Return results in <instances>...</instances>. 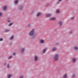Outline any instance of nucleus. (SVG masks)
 Returning <instances> with one entry per match:
<instances>
[{
    "label": "nucleus",
    "mask_w": 78,
    "mask_h": 78,
    "mask_svg": "<svg viewBox=\"0 0 78 78\" xmlns=\"http://www.w3.org/2000/svg\"><path fill=\"white\" fill-rule=\"evenodd\" d=\"M34 29H33L31 30L29 33V36H32L31 38L32 39H34L35 36H36V34H34Z\"/></svg>",
    "instance_id": "nucleus-1"
},
{
    "label": "nucleus",
    "mask_w": 78,
    "mask_h": 78,
    "mask_svg": "<svg viewBox=\"0 0 78 78\" xmlns=\"http://www.w3.org/2000/svg\"><path fill=\"white\" fill-rule=\"evenodd\" d=\"M58 55L56 54L54 57V59L55 61H58Z\"/></svg>",
    "instance_id": "nucleus-2"
},
{
    "label": "nucleus",
    "mask_w": 78,
    "mask_h": 78,
    "mask_svg": "<svg viewBox=\"0 0 78 78\" xmlns=\"http://www.w3.org/2000/svg\"><path fill=\"white\" fill-rule=\"evenodd\" d=\"M19 9L20 11L22 10L23 9V5H20L19 7Z\"/></svg>",
    "instance_id": "nucleus-3"
},
{
    "label": "nucleus",
    "mask_w": 78,
    "mask_h": 78,
    "mask_svg": "<svg viewBox=\"0 0 78 78\" xmlns=\"http://www.w3.org/2000/svg\"><path fill=\"white\" fill-rule=\"evenodd\" d=\"M58 24H59V26H62V22L61 21H59L58 22Z\"/></svg>",
    "instance_id": "nucleus-4"
},
{
    "label": "nucleus",
    "mask_w": 78,
    "mask_h": 78,
    "mask_svg": "<svg viewBox=\"0 0 78 78\" xmlns=\"http://www.w3.org/2000/svg\"><path fill=\"white\" fill-rule=\"evenodd\" d=\"M41 12H38L36 15L37 17H39V16H40L41 15Z\"/></svg>",
    "instance_id": "nucleus-5"
},
{
    "label": "nucleus",
    "mask_w": 78,
    "mask_h": 78,
    "mask_svg": "<svg viewBox=\"0 0 78 78\" xmlns=\"http://www.w3.org/2000/svg\"><path fill=\"white\" fill-rule=\"evenodd\" d=\"M56 19L55 17H52L49 19V20H55Z\"/></svg>",
    "instance_id": "nucleus-6"
},
{
    "label": "nucleus",
    "mask_w": 78,
    "mask_h": 78,
    "mask_svg": "<svg viewBox=\"0 0 78 78\" xmlns=\"http://www.w3.org/2000/svg\"><path fill=\"white\" fill-rule=\"evenodd\" d=\"M46 51H47V48L43 49V53H45Z\"/></svg>",
    "instance_id": "nucleus-7"
},
{
    "label": "nucleus",
    "mask_w": 78,
    "mask_h": 78,
    "mask_svg": "<svg viewBox=\"0 0 78 78\" xmlns=\"http://www.w3.org/2000/svg\"><path fill=\"white\" fill-rule=\"evenodd\" d=\"M51 16V14H48L46 15V17H50Z\"/></svg>",
    "instance_id": "nucleus-8"
},
{
    "label": "nucleus",
    "mask_w": 78,
    "mask_h": 78,
    "mask_svg": "<svg viewBox=\"0 0 78 78\" xmlns=\"http://www.w3.org/2000/svg\"><path fill=\"white\" fill-rule=\"evenodd\" d=\"M3 8L4 10H6V8H7V7L6 6V5H5L3 6Z\"/></svg>",
    "instance_id": "nucleus-9"
},
{
    "label": "nucleus",
    "mask_w": 78,
    "mask_h": 78,
    "mask_svg": "<svg viewBox=\"0 0 78 78\" xmlns=\"http://www.w3.org/2000/svg\"><path fill=\"white\" fill-rule=\"evenodd\" d=\"M24 50H25V48H21V51L22 52V53H23V52L24 51Z\"/></svg>",
    "instance_id": "nucleus-10"
},
{
    "label": "nucleus",
    "mask_w": 78,
    "mask_h": 78,
    "mask_svg": "<svg viewBox=\"0 0 78 78\" xmlns=\"http://www.w3.org/2000/svg\"><path fill=\"white\" fill-rule=\"evenodd\" d=\"M34 59H35V61H36L38 59V58H37V56H35L34 57Z\"/></svg>",
    "instance_id": "nucleus-11"
},
{
    "label": "nucleus",
    "mask_w": 78,
    "mask_h": 78,
    "mask_svg": "<svg viewBox=\"0 0 78 78\" xmlns=\"http://www.w3.org/2000/svg\"><path fill=\"white\" fill-rule=\"evenodd\" d=\"M74 49L75 50H78V48L76 46H74Z\"/></svg>",
    "instance_id": "nucleus-12"
},
{
    "label": "nucleus",
    "mask_w": 78,
    "mask_h": 78,
    "mask_svg": "<svg viewBox=\"0 0 78 78\" xmlns=\"http://www.w3.org/2000/svg\"><path fill=\"white\" fill-rule=\"evenodd\" d=\"M44 42V41L43 40H41L40 41V43L41 44H43Z\"/></svg>",
    "instance_id": "nucleus-13"
},
{
    "label": "nucleus",
    "mask_w": 78,
    "mask_h": 78,
    "mask_svg": "<svg viewBox=\"0 0 78 78\" xmlns=\"http://www.w3.org/2000/svg\"><path fill=\"white\" fill-rule=\"evenodd\" d=\"M63 78H67V75L66 74H65L63 75Z\"/></svg>",
    "instance_id": "nucleus-14"
},
{
    "label": "nucleus",
    "mask_w": 78,
    "mask_h": 78,
    "mask_svg": "<svg viewBox=\"0 0 78 78\" xmlns=\"http://www.w3.org/2000/svg\"><path fill=\"white\" fill-rule=\"evenodd\" d=\"M55 50H56V48H54L52 49V51H55Z\"/></svg>",
    "instance_id": "nucleus-15"
},
{
    "label": "nucleus",
    "mask_w": 78,
    "mask_h": 78,
    "mask_svg": "<svg viewBox=\"0 0 78 78\" xmlns=\"http://www.w3.org/2000/svg\"><path fill=\"white\" fill-rule=\"evenodd\" d=\"M13 38H14V36L12 35L10 38V40H12V39H13Z\"/></svg>",
    "instance_id": "nucleus-16"
},
{
    "label": "nucleus",
    "mask_w": 78,
    "mask_h": 78,
    "mask_svg": "<svg viewBox=\"0 0 78 78\" xmlns=\"http://www.w3.org/2000/svg\"><path fill=\"white\" fill-rule=\"evenodd\" d=\"M14 3L15 4H17L18 3V0H16L15 1Z\"/></svg>",
    "instance_id": "nucleus-17"
},
{
    "label": "nucleus",
    "mask_w": 78,
    "mask_h": 78,
    "mask_svg": "<svg viewBox=\"0 0 78 78\" xmlns=\"http://www.w3.org/2000/svg\"><path fill=\"white\" fill-rule=\"evenodd\" d=\"M73 62H75L76 61V59L75 58H73Z\"/></svg>",
    "instance_id": "nucleus-18"
},
{
    "label": "nucleus",
    "mask_w": 78,
    "mask_h": 78,
    "mask_svg": "<svg viewBox=\"0 0 78 78\" xmlns=\"http://www.w3.org/2000/svg\"><path fill=\"white\" fill-rule=\"evenodd\" d=\"M9 30H6L5 31V33H7V32H9Z\"/></svg>",
    "instance_id": "nucleus-19"
},
{
    "label": "nucleus",
    "mask_w": 78,
    "mask_h": 78,
    "mask_svg": "<svg viewBox=\"0 0 78 78\" xmlns=\"http://www.w3.org/2000/svg\"><path fill=\"white\" fill-rule=\"evenodd\" d=\"M75 76V75L74 74H73L72 76V78H74Z\"/></svg>",
    "instance_id": "nucleus-20"
},
{
    "label": "nucleus",
    "mask_w": 78,
    "mask_h": 78,
    "mask_svg": "<svg viewBox=\"0 0 78 78\" xmlns=\"http://www.w3.org/2000/svg\"><path fill=\"white\" fill-rule=\"evenodd\" d=\"M11 77V75H8L7 76V78H10Z\"/></svg>",
    "instance_id": "nucleus-21"
},
{
    "label": "nucleus",
    "mask_w": 78,
    "mask_h": 78,
    "mask_svg": "<svg viewBox=\"0 0 78 78\" xmlns=\"http://www.w3.org/2000/svg\"><path fill=\"white\" fill-rule=\"evenodd\" d=\"M7 67L8 69H9V64H8L7 65Z\"/></svg>",
    "instance_id": "nucleus-22"
},
{
    "label": "nucleus",
    "mask_w": 78,
    "mask_h": 78,
    "mask_svg": "<svg viewBox=\"0 0 78 78\" xmlns=\"http://www.w3.org/2000/svg\"><path fill=\"white\" fill-rule=\"evenodd\" d=\"M60 11H59V9H57L56 10V13H59Z\"/></svg>",
    "instance_id": "nucleus-23"
},
{
    "label": "nucleus",
    "mask_w": 78,
    "mask_h": 78,
    "mask_svg": "<svg viewBox=\"0 0 78 78\" xmlns=\"http://www.w3.org/2000/svg\"><path fill=\"white\" fill-rule=\"evenodd\" d=\"M12 57V56H9V57L8 58V59H11V58Z\"/></svg>",
    "instance_id": "nucleus-24"
},
{
    "label": "nucleus",
    "mask_w": 78,
    "mask_h": 78,
    "mask_svg": "<svg viewBox=\"0 0 78 78\" xmlns=\"http://www.w3.org/2000/svg\"><path fill=\"white\" fill-rule=\"evenodd\" d=\"M12 24H13L12 23H9V26H11L12 25Z\"/></svg>",
    "instance_id": "nucleus-25"
},
{
    "label": "nucleus",
    "mask_w": 78,
    "mask_h": 78,
    "mask_svg": "<svg viewBox=\"0 0 78 78\" xmlns=\"http://www.w3.org/2000/svg\"><path fill=\"white\" fill-rule=\"evenodd\" d=\"M6 65V62L4 63H3V66H5Z\"/></svg>",
    "instance_id": "nucleus-26"
},
{
    "label": "nucleus",
    "mask_w": 78,
    "mask_h": 78,
    "mask_svg": "<svg viewBox=\"0 0 78 78\" xmlns=\"http://www.w3.org/2000/svg\"><path fill=\"white\" fill-rule=\"evenodd\" d=\"M58 44H59V43L58 42H56L55 43V45H58Z\"/></svg>",
    "instance_id": "nucleus-27"
},
{
    "label": "nucleus",
    "mask_w": 78,
    "mask_h": 78,
    "mask_svg": "<svg viewBox=\"0 0 78 78\" xmlns=\"http://www.w3.org/2000/svg\"><path fill=\"white\" fill-rule=\"evenodd\" d=\"M23 78V76H20L19 77V78Z\"/></svg>",
    "instance_id": "nucleus-28"
},
{
    "label": "nucleus",
    "mask_w": 78,
    "mask_h": 78,
    "mask_svg": "<svg viewBox=\"0 0 78 78\" xmlns=\"http://www.w3.org/2000/svg\"><path fill=\"white\" fill-rule=\"evenodd\" d=\"M3 38H0V41H3Z\"/></svg>",
    "instance_id": "nucleus-29"
},
{
    "label": "nucleus",
    "mask_w": 78,
    "mask_h": 78,
    "mask_svg": "<svg viewBox=\"0 0 78 78\" xmlns=\"http://www.w3.org/2000/svg\"><path fill=\"white\" fill-rule=\"evenodd\" d=\"M74 17H72L71 18V20H73V19H74Z\"/></svg>",
    "instance_id": "nucleus-30"
},
{
    "label": "nucleus",
    "mask_w": 78,
    "mask_h": 78,
    "mask_svg": "<svg viewBox=\"0 0 78 78\" xmlns=\"http://www.w3.org/2000/svg\"><path fill=\"white\" fill-rule=\"evenodd\" d=\"M16 55V53L15 52H14V53H13L12 54V55Z\"/></svg>",
    "instance_id": "nucleus-31"
},
{
    "label": "nucleus",
    "mask_w": 78,
    "mask_h": 78,
    "mask_svg": "<svg viewBox=\"0 0 78 78\" xmlns=\"http://www.w3.org/2000/svg\"><path fill=\"white\" fill-rule=\"evenodd\" d=\"M2 16V13L0 12V16Z\"/></svg>",
    "instance_id": "nucleus-32"
},
{
    "label": "nucleus",
    "mask_w": 78,
    "mask_h": 78,
    "mask_svg": "<svg viewBox=\"0 0 78 78\" xmlns=\"http://www.w3.org/2000/svg\"><path fill=\"white\" fill-rule=\"evenodd\" d=\"M72 31H71L70 32V34H72Z\"/></svg>",
    "instance_id": "nucleus-33"
},
{
    "label": "nucleus",
    "mask_w": 78,
    "mask_h": 78,
    "mask_svg": "<svg viewBox=\"0 0 78 78\" xmlns=\"http://www.w3.org/2000/svg\"><path fill=\"white\" fill-rule=\"evenodd\" d=\"M8 22L9 23L11 21H10V20H8Z\"/></svg>",
    "instance_id": "nucleus-34"
},
{
    "label": "nucleus",
    "mask_w": 78,
    "mask_h": 78,
    "mask_svg": "<svg viewBox=\"0 0 78 78\" xmlns=\"http://www.w3.org/2000/svg\"><path fill=\"white\" fill-rule=\"evenodd\" d=\"M30 26H31V25H28V27H30Z\"/></svg>",
    "instance_id": "nucleus-35"
},
{
    "label": "nucleus",
    "mask_w": 78,
    "mask_h": 78,
    "mask_svg": "<svg viewBox=\"0 0 78 78\" xmlns=\"http://www.w3.org/2000/svg\"><path fill=\"white\" fill-rule=\"evenodd\" d=\"M59 2H61L62 1V0H58Z\"/></svg>",
    "instance_id": "nucleus-36"
}]
</instances>
